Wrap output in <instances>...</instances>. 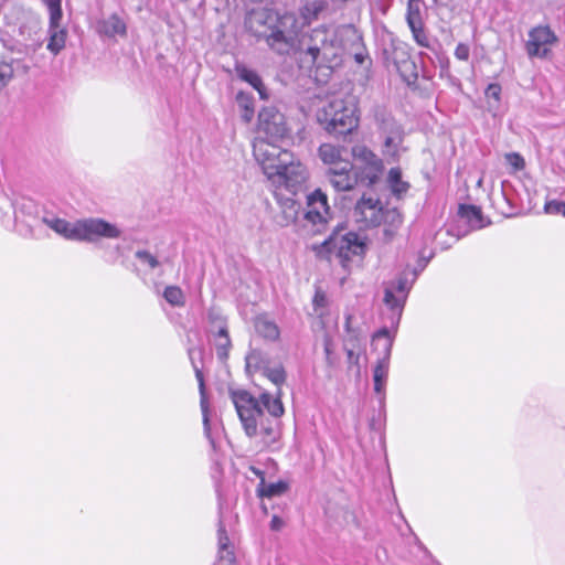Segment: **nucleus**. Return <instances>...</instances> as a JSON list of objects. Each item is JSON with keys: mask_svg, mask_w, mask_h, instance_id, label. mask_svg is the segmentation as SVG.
<instances>
[{"mask_svg": "<svg viewBox=\"0 0 565 565\" xmlns=\"http://www.w3.org/2000/svg\"><path fill=\"white\" fill-rule=\"evenodd\" d=\"M302 67L322 71L329 76L333 68L341 65L344 55L353 56L358 64L366 57L362 35L351 24L335 29L319 25L301 38L298 36L296 49Z\"/></svg>", "mask_w": 565, "mask_h": 565, "instance_id": "obj_1", "label": "nucleus"}, {"mask_svg": "<svg viewBox=\"0 0 565 565\" xmlns=\"http://www.w3.org/2000/svg\"><path fill=\"white\" fill-rule=\"evenodd\" d=\"M271 383L280 387L286 381V372L281 365L267 366L263 372ZM280 388L275 395L260 392L258 396L245 390L231 392L245 434L249 438L259 437L263 445L269 447L281 436L280 417L285 413Z\"/></svg>", "mask_w": 565, "mask_h": 565, "instance_id": "obj_2", "label": "nucleus"}, {"mask_svg": "<svg viewBox=\"0 0 565 565\" xmlns=\"http://www.w3.org/2000/svg\"><path fill=\"white\" fill-rule=\"evenodd\" d=\"M253 154L275 188L296 192L309 178V171L291 151L265 139H256Z\"/></svg>", "mask_w": 565, "mask_h": 565, "instance_id": "obj_3", "label": "nucleus"}, {"mask_svg": "<svg viewBox=\"0 0 565 565\" xmlns=\"http://www.w3.org/2000/svg\"><path fill=\"white\" fill-rule=\"evenodd\" d=\"M247 31L277 54L289 55L295 50L296 19L294 12L282 14L270 9L252 10L246 19Z\"/></svg>", "mask_w": 565, "mask_h": 565, "instance_id": "obj_4", "label": "nucleus"}, {"mask_svg": "<svg viewBox=\"0 0 565 565\" xmlns=\"http://www.w3.org/2000/svg\"><path fill=\"white\" fill-rule=\"evenodd\" d=\"M43 222L58 235L71 241L97 242L100 238L116 239L121 230L113 223L99 217H89L68 222L63 218H43Z\"/></svg>", "mask_w": 565, "mask_h": 565, "instance_id": "obj_5", "label": "nucleus"}, {"mask_svg": "<svg viewBox=\"0 0 565 565\" xmlns=\"http://www.w3.org/2000/svg\"><path fill=\"white\" fill-rule=\"evenodd\" d=\"M319 125L330 135L351 134L359 125L356 107L342 98H332L317 110Z\"/></svg>", "mask_w": 565, "mask_h": 565, "instance_id": "obj_6", "label": "nucleus"}, {"mask_svg": "<svg viewBox=\"0 0 565 565\" xmlns=\"http://www.w3.org/2000/svg\"><path fill=\"white\" fill-rule=\"evenodd\" d=\"M312 248L319 257L329 258L334 256L343 267H347L353 257L364 255L366 245L358 234L349 232L345 234L333 233L323 243L315 245Z\"/></svg>", "mask_w": 565, "mask_h": 565, "instance_id": "obj_7", "label": "nucleus"}, {"mask_svg": "<svg viewBox=\"0 0 565 565\" xmlns=\"http://www.w3.org/2000/svg\"><path fill=\"white\" fill-rule=\"evenodd\" d=\"M353 218L360 228H371L390 223L392 226L402 224L401 214L395 209H384L379 199L363 195L355 204Z\"/></svg>", "mask_w": 565, "mask_h": 565, "instance_id": "obj_8", "label": "nucleus"}, {"mask_svg": "<svg viewBox=\"0 0 565 565\" xmlns=\"http://www.w3.org/2000/svg\"><path fill=\"white\" fill-rule=\"evenodd\" d=\"M351 152L356 162L354 169L360 182L366 185L376 183L384 169L382 159L364 145L353 146Z\"/></svg>", "mask_w": 565, "mask_h": 565, "instance_id": "obj_9", "label": "nucleus"}, {"mask_svg": "<svg viewBox=\"0 0 565 565\" xmlns=\"http://www.w3.org/2000/svg\"><path fill=\"white\" fill-rule=\"evenodd\" d=\"M331 217L328 196L320 189L307 196V210L303 215L305 227L312 233H321Z\"/></svg>", "mask_w": 565, "mask_h": 565, "instance_id": "obj_10", "label": "nucleus"}, {"mask_svg": "<svg viewBox=\"0 0 565 565\" xmlns=\"http://www.w3.org/2000/svg\"><path fill=\"white\" fill-rule=\"evenodd\" d=\"M258 130L266 135L269 142L276 143L277 140L288 135L286 118L276 107H264L258 114Z\"/></svg>", "mask_w": 565, "mask_h": 565, "instance_id": "obj_11", "label": "nucleus"}, {"mask_svg": "<svg viewBox=\"0 0 565 565\" xmlns=\"http://www.w3.org/2000/svg\"><path fill=\"white\" fill-rule=\"evenodd\" d=\"M557 35L548 25H537L529 31L525 50L529 57L547 58L557 43Z\"/></svg>", "mask_w": 565, "mask_h": 565, "instance_id": "obj_12", "label": "nucleus"}, {"mask_svg": "<svg viewBox=\"0 0 565 565\" xmlns=\"http://www.w3.org/2000/svg\"><path fill=\"white\" fill-rule=\"evenodd\" d=\"M329 8L328 0H302L298 12H294V18L296 19V28H295V45L297 44V39L300 35L302 29L305 26L310 25L315 21L319 20L322 13H324Z\"/></svg>", "mask_w": 565, "mask_h": 565, "instance_id": "obj_13", "label": "nucleus"}, {"mask_svg": "<svg viewBox=\"0 0 565 565\" xmlns=\"http://www.w3.org/2000/svg\"><path fill=\"white\" fill-rule=\"evenodd\" d=\"M353 164L351 162H345L339 168H329L328 178L337 191H350L360 181L356 173L351 174Z\"/></svg>", "mask_w": 565, "mask_h": 565, "instance_id": "obj_14", "label": "nucleus"}, {"mask_svg": "<svg viewBox=\"0 0 565 565\" xmlns=\"http://www.w3.org/2000/svg\"><path fill=\"white\" fill-rule=\"evenodd\" d=\"M276 200L279 205V212L275 215V223L280 227H287L294 224L300 212V203L292 198H284L276 194Z\"/></svg>", "mask_w": 565, "mask_h": 565, "instance_id": "obj_15", "label": "nucleus"}, {"mask_svg": "<svg viewBox=\"0 0 565 565\" xmlns=\"http://www.w3.org/2000/svg\"><path fill=\"white\" fill-rule=\"evenodd\" d=\"M374 122L381 139L385 137L404 136L402 126L395 118L384 108H376L374 111Z\"/></svg>", "mask_w": 565, "mask_h": 565, "instance_id": "obj_16", "label": "nucleus"}, {"mask_svg": "<svg viewBox=\"0 0 565 565\" xmlns=\"http://www.w3.org/2000/svg\"><path fill=\"white\" fill-rule=\"evenodd\" d=\"M29 66L21 58L3 57L0 61V90H2L15 75H25Z\"/></svg>", "mask_w": 565, "mask_h": 565, "instance_id": "obj_17", "label": "nucleus"}, {"mask_svg": "<svg viewBox=\"0 0 565 565\" xmlns=\"http://www.w3.org/2000/svg\"><path fill=\"white\" fill-rule=\"evenodd\" d=\"M345 152L344 147L335 146L332 143H322L318 148V156L321 161L329 166V168H339L343 166V163L349 162L343 159V153Z\"/></svg>", "mask_w": 565, "mask_h": 565, "instance_id": "obj_18", "label": "nucleus"}, {"mask_svg": "<svg viewBox=\"0 0 565 565\" xmlns=\"http://www.w3.org/2000/svg\"><path fill=\"white\" fill-rule=\"evenodd\" d=\"M218 534V552L217 558L213 565H236L233 547L230 545V539L225 529L221 524L217 531Z\"/></svg>", "mask_w": 565, "mask_h": 565, "instance_id": "obj_19", "label": "nucleus"}, {"mask_svg": "<svg viewBox=\"0 0 565 565\" xmlns=\"http://www.w3.org/2000/svg\"><path fill=\"white\" fill-rule=\"evenodd\" d=\"M97 30L100 34L108 38L116 35L125 36L127 33V26L125 21L117 14H111L106 19L98 22Z\"/></svg>", "mask_w": 565, "mask_h": 565, "instance_id": "obj_20", "label": "nucleus"}, {"mask_svg": "<svg viewBox=\"0 0 565 565\" xmlns=\"http://www.w3.org/2000/svg\"><path fill=\"white\" fill-rule=\"evenodd\" d=\"M207 338H215L220 335L228 334V326L226 318L221 315L215 308H211L207 311Z\"/></svg>", "mask_w": 565, "mask_h": 565, "instance_id": "obj_21", "label": "nucleus"}, {"mask_svg": "<svg viewBox=\"0 0 565 565\" xmlns=\"http://www.w3.org/2000/svg\"><path fill=\"white\" fill-rule=\"evenodd\" d=\"M372 347L374 350L379 351L380 356L377 360H385L390 362L392 347H393V338L390 334L387 329H381L377 331L372 339Z\"/></svg>", "mask_w": 565, "mask_h": 565, "instance_id": "obj_22", "label": "nucleus"}, {"mask_svg": "<svg viewBox=\"0 0 565 565\" xmlns=\"http://www.w3.org/2000/svg\"><path fill=\"white\" fill-rule=\"evenodd\" d=\"M254 327L256 332L268 341H276L279 339L280 330L275 321L267 316H258L255 318Z\"/></svg>", "mask_w": 565, "mask_h": 565, "instance_id": "obj_23", "label": "nucleus"}, {"mask_svg": "<svg viewBox=\"0 0 565 565\" xmlns=\"http://www.w3.org/2000/svg\"><path fill=\"white\" fill-rule=\"evenodd\" d=\"M383 140L382 152L388 162L398 161L401 153L404 151V136L385 137Z\"/></svg>", "mask_w": 565, "mask_h": 565, "instance_id": "obj_24", "label": "nucleus"}, {"mask_svg": "<svg viewBox=\"0 0 565 565\" xmlns=\"http://www.w3.org/2000/svg\"><path fill=\"white\" fill-rule=\"evenodd\" d=\"M60 22L52 24L50 21V40L47 43V50L54 55L58 54L65 46L66 31L60 28Z\"/></svg>", "mask_w": 565, "mask_h": 565, "instance_id": "obj_25", "label": "nucleus"}, {"mask_svg": "<svg viewBox=\"0 0 565 565\" xmlns=\"http://www.w3.org/2000/svg\"><path fill=\"white\" fill-rule=\"evenodd\" d=\"M245 362H246V371L249 374L256 373V372L263 373L266 370V367L269 365V361H268L267 356L260 350H257V349H253L247 353V355L245 358Z\"/></svg>", "mask_w": 565, "mask_h": 565, "instance_id": "obj_26", "label": "nucleus"}, {"mask_svg": "<svg viewBox=\"0 0 565 565\" xmlns=\"http://www.w3.org/2000/svg\"><path fill=\"white\" fill-rule=\"evenodd\" d=\"M192 354H193V350L190 349L189 350V355H190L191 361H193ZM192 365H193V369H194V372H195V377H196V380L199 382V387H200V393H201V409H202V415H203L204 430H205L206 435H209V433H210V424H209L207 403H206L205 395H204L203 373H202L201 369L198 365H195L194 362H192Z\"/></svg>", "mask_w": 565, "mask_h": 565, "instance_id": "obj_27", "label": "nucleus"}, {"mask_svg": "<svg viewBox=\"0 0 565 565\" xmlns=\"http://www.w3.org/2000/svg\"><path fill=\"white\" fill-rule=\"evenodd\" d=\"M390 370V362L377 360L373 371L374 391L377 394L384 393Z\"/></svg>", "mask_w": 565, "mask_h": 565, "instance_id": "obj_28", "label": "nucleus"}, {"mask_svg": "<svg viewBox=\"0 0 565 565\" xmlns=\"http://www.w3.org/2000/svg\"><path fill=\"white\" fill-rule=\"evenodd\" d=\"M387 182L393 194L396 196L405 194L409 189V184L402 180V172L399 168H392L388 171Z\"/></svg>", "mask_w": 565, "mask_h": 565, "instance_id": "obj_29", "label": "nucleus"}, {"mask_svg": "<svg viewBox=\"0 0 565 565\" xmlns=\"http://www.w3.org/2000/svg\"><path fill=\"white\" fill-rule=\"evenodd\" d=\"M405 301L406 300L404 299L403 295L397 294V291L393 287L386 284L384 292V303L386 305V307H388L392 311H395L398 315H401Z\"/></svg>", "mask_w": 565, "mask_h": 565, "instance_id": "obj_30", "label": "nucleus"}, {"mask_svg": "<svg viewBox=\"0 0 565 565\" xmlns=\"http://www.w3.org/2000/svg\"><path fill=\"white\" fill-rule=\"evenodd\" d=\"M459 212L469 224L475 228H482L484 226L482 212L475 205H460Z\"/></svg>", "mask_w": 565, "mask_h": 565, "instance_id": "obj_31", "label": "nucleus"}, {"mask_svg": "<svg viewBox=\"0 0 565 565\" xmlns=\"http://www.w3.org/2000/svg\"><path fill=\"white\" fill-rule=\"evenodd\" d=\"M288 489V483L279 480L277 482L273 483H265L264 481L260 483L259 487V495L266 497V498H274L284 494Z\"/></svg>", "mask_w": 565, "mask_h": 565, "instance_id": "obj_32", "label": "nucleus"}, {"mask_svg": "<svg viewBox=\"0 0 565 565\" xmlns=\"http://www.w3.org/2000/svg\"><path fill=\"white\" fill-rule=\"evenodd\" d=\"M209 340L215 347L218 360L226 361L230 354V350L232 348L230 334L211 338Z\"/></svg>", "mask_w": 565, "mask_h": 565, "instance_id": "obj_33", "label": "nucleus"}, {"mask_svg": "<svg viewBox=\"0 0 565 565\" xmlns=\"http://www.w3.org/2000/svg\"><path fill=\"white\" fill-rule=\"evenodd\" d=\"M406 21L409 29L424 24L418 0H408Z\"/></svg>", "mask_w": 565, "mask_h": 565, "instance_id": "obj_34", "label": "nucleus"}, {"mask_svg": "<svg viewBox=\"0 0 565 565\" xmlns=\"http://www.w3.org/2000/svg\"><path fill=\"white\" fill-rule=\"evenodd\" d=\"M408 276L409 274L403 273L401 276L397 277L396 280L387 282L397 291V294L403 295L405 300L416 278V273L413 274L414 277L412 279H409Z\"/></svg>", "mask_w": 565, "mask_h": 565, "instance_id": "obj_35", "label": "nucleus"}, {"mask_svg": "<svg viewBox=\"0 0 565 565\" xmlns=\"http://www.w3.org/2000/svg\"><path fill=\"white\" fill-rule=\"evenodd\" d=\"M239 77L258 90L262 98H265L264 85L256 72L246 67L238 68Z\"/></svg>", "mask_w": 565, "mask_h": 565, "instance_id": "obj_36", "label": "nucleus"}, {"mask_svg": "<svg viewBox=\"0 0 565 565\" xmlns=\"http://www.w3.org/2000/svg\"><path fill=\"white\" fill-rule=\"evenodd\" d=\"M351 319L352 317L349 315L345 319V331L347 335L344 337L343 347L347 349V347H355L356 349H363L362 348V337L359 331L351 328Z\"/></svg>", "mask_w": 565, "mask_h": 565, "instance_id": "obj_37", "label": "nucleus"}, {"mask_svg": "<svg viewBox=\"0 0 565 565\" xmlns=\"http://www.w3.org/2000/svg\"><path fill=\"white\" fill-rule=\"evenodd\" d=\"M163 297L171 306L182 307L185 303L184 294L178 286H168L163 291Z\"/></svg>", "mask_w": 565, "mask_h": 565, "instance_id": "obj_38", "label": "nucleus"}, {"mask_svg": "<svg viewBox=\"0 0 565 565\" xmlns=\"http://www.w3.org/2000/svg\"><path fill=\"white\" fill-rule=\"evenodd\" d=\"M348 358V364L350 369H355V374L360 376L361 374V365H360V358L363 353V349H356L355 347H347L344 349Z\"/></svg>", "mask_w": 565, "mask_h": 565, "instance_id": "obj_39", "label": "nucleus"}, {"mask_svg": "<svg viewBox=\"0 0 565 565\" xmlns=\"http://www.w3.org/2000/svg\"><path fill=\"white\" fill-rule=\"evenodd\" d=\"M135 257L140 262L141 265L150 270H153L160 266L159 259L148 250L139 249L135 253Z\"/></svg>", "mask_w": 565, "mask_h": 565, "instance_id": "obj_40", "label": "nucleus"}, {"mask_svg": "<svg viewBox=\"0 0 565 565\" xmlns=\"http://www.w3.org/2000/svg\"><path fill=\"white\" fill-rule=\"evenodd\" d=\"M43 1L47 6L52 24L56 23L57 21H61V19H62V8H61L62 0H43Z\"/></svg>", "mask_w": 565, "mask_h": 565, "instance_id": "obj_41", "label": "nucleus"}, {"mask_svg": "<svg viewBox=\"0 0 565 565\" xmlns=\"http://www.w3.org/2000/svg\"><path fill=\"white\" fill-rule=\"evenodd\" d=\"M237 102L239 104V106L243 108V119L246 121V122H249L253 118V115H254V108L252 106V103L248 98L244 97L243 94H239L237 96Z\"/></svg>", "mask_w": 565, "mask_h": 565, "instance_id": "obj_42", "label": "nucleus"}, {"mask_svg": "<svg viewBox=\"0 0 565 565\" xmlns=\"http://www.w3.org/2000/svg\"><path fill=\"white\" fill-rule=\"evenodd\" d=\"M544 210L547 214L563 215L565 217V202L552 200L545 203Z\"/></svg>", "mask_w": 565, "mask_h": 565, "instance_id": "obj_43", "label": "nucleus"}, {"mask_svg": "<svg viewBox=\"0 0 565 565\" xmlns=\"http://www.w3.org/2000/svg\"><path fill=\"white\" fill-rule=\"evenodd\" d=\"M486 96L487 98L494 100L495 104H490V107L495 108L500 102L501 86L497 83L489 84L488 87L486 88Z\"/></svg>", "mask_w": 565, "mask_h": 565, "instance_id": "obj_44", "label": "nucleus"}, {"mask_svg": "<svg viewBox=\"0 0 565 565\" xmlns=\"http://www.w3.org/2000/svg\"><path fill=\"white\" fill-rule=\"evenodd\" d=\"M411 31L413 33L414 40L416 41V43L418 45H420L423 47L429 46L428 38L424 31V24L418 25L416 28H412Z\"/></svg>", "mask_w": 565, "mask_h": 565, "instance_id": "obj_45", "label": "nucleus"}, {"mask_svg": "<svg viewBox=\"0 0 565 565\" xmlns=\"http://www.w3.org/2000/svg\"><path fill=\"white\" fill-rule=\"evenodd\" d=\"M505 160L515 170H522L525 166L524 159L516 152L507 153Z\"/></svg>", "mask_w": 565, "mask_h": 565, "instance_id": "obj_46", "label": "nucleus"}, {"mask_svg": "<svg viewBox=\"0 0 565 565\" xmlns=\"http://www.w3.org/2000/svg\"><path fill=\"white\" fill-rule=\"evenodd\" d=\"M470 50L467 44L459 43L455 50V56L460 61H467L469 58Z\"/></svg>", "mask_w": 565, "mask_h": 565, "instance_id": "obj_47", "label": "nucleus"}, {"mask_svg": "<svg viewBox=\"0 0 565 565\" xmlns=\"http://www.w3.org/2000/svg\"><path fill=\"white\" fill-rule=\"evenodd\" d=\"M326 305H327L326 295L323 292H321V291H317L315 297H313L315 309L317 310L318 308L324 307Z\"/></svg>", "mask_w": 565, "mask_h": 565, "instance_id": "obj_48", "label": "nucleus"}, {"mask_svg": "<svg viewBox=\"0 0 565 565\" xmlns=\"http://www.w3.org/2000/svg\"><path fill=\"white\" fill-rule=\"evenodd\" d=\"M285 523L282 519H280L278 515H274L270 521V530L273 531H280L284 527Z\"/></svg>", "mask_w": 565, "mask_h": 565, "instance_id": "obj_49", "label": "nucleus"}, {"mask_svg": "<svg viewBox=\"0 0 565 565\" xmlns=\"http://www.w3.org/2000/svg\"><path fill=\"white\" fill-rule=\"evenodd\" d=\"M434 2H435V3H437V2H438V0H434Z\"/></svg>", "mask_w": 565, "mask_h": 565, "instance_id": "obj_50", "label": "nucleus"}]
</instances>
